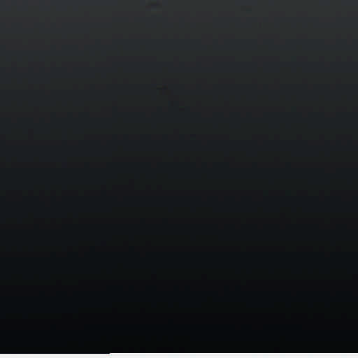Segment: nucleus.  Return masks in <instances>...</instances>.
Segmentation results:
<instances>
[{"label":"nucleus","instance_id":"nucleus-5","mask_svg":"<svg viewBox=\"0 0 358 358\" xmlns=\"http://www.w3.org/2000/svg\"><path fill=\"white\" fill-rule=\"evenodd\" d=\"M180 102L182 103V102H183V101H182V100H181V101H180Z\"/></svg>","mask_w":358,"mask_h":358},{"label":"nucleus","instance_id":"nucleus-1","mask_svg":"<svg viewBox=\"0 0 358 358\" xmlns=\"http://www.w3.org/2000/svg\"><path fill=\"white\" fill-rule=\"evenodd\" d=\"M275 353H358V324L275 323Z\"/></svg>","mask_w":358,"mask_h":358},{"label":"nucleus","instance_id":"nucleus-2","mask_svg":"<svg viewBox=\"0 0 358 358\" xmlns=\"http://www.w3.org/2000/svg\"><path fill=\"white\" fill-rule=\"evenodd\" d=\"M183 264V250H180V269H186ZM189 269H213V267H192Z\"/></svg>","mask_w":358,"mask_h":358},{"label":"nucleus","instance_id":"nucleus-4","mask_svg":"<svg viewBox=\"0 0 358 358\" xmlns=\"http://www.w3.org/2000/svg\"><path fill=\"white\" fill-rule=\"evenodd\" d=\"M153 293H155V299L158 301L162 298V296L163 295V292H162V290H160V288H159L158 285H155L153 287Z\"/></svg>","mask_w":358,"mask_h":358},{"label":"nucleus","instance_id":"nucleus-6","mask_svg":"<svg viewBox=\"0 0 358 358\" xmlns=\"http://www.w3.org/2000/svg\"><path fill=\"white\" fill-rule=\"evenodd\" d=\"M180 20H183V19H182V18H181V19H180Z\"/></svg>","mask_w":358,"mask_h":358},{"label":"nucleus","instance_id":"nucleus-3","mask_svg":"<svg viewBox=\"0 0 358 358\" xmlns=\"http://www.w3.org/2000/svg\"><path fill=\"white\" fill-rule=\"evenodd\" d=\"M162 254V245L159 243H157L153 248H152L151 251H150V255L152 257H157L160 256Z\"/></svg>","mask_w":358,"mask_h":358},{"label":"nucleus","instance_id":"nucleus-7","mask_svg":"<svg viewBox=\"0 0 358 358\" xmlns=\"http://www.w3.org/2000/svg\"><path fill=\"white\" fill-rule=\"evenodd\" d=\"M180 64H183V63H182V62H181V63H180Z\"/></svg>","mask_w":358,"mask_h":358},{"label":"nucleus","instance_id":"nucleus-8","mask_svg":"<svg viewBox=\"0 0 358 358\" xmlns=\"http://www.w3.org/2000/svg\"><path fill=\"white\" fill-rule=\"evenodd\" d=\"M180 87L182 88V87H183V86H180Z\"/></svg>","mask_w":358,"mask_h":358}]
</instances>
